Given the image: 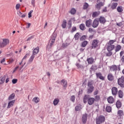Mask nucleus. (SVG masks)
Returning <instances> with one entry per match:
<instances>
[{
    "mask_svg": "<svg viewBox=\"0 0 124 124\" xmlns=\"http://www.w3.org/2000/svg\"><path fill=\"white\" fill-rule=\"evenodd\" d=\"M116 42V40H110L107 44V49L108 51H112L115 49V45L114 43Z\"/></svg>",
    "mask_w": 124,
    "mask_h": 124,
    "instance_id": "nucleus-1",
    "label": "nucleus"
},
{
    "mask_svg": "<svg viewBox=\"0 0 124 124\" xmlns=\"http://www.w3.org/2000/svg\"><path fill=\"white\" fill-rule=\"evenodd\" d=\"M109 70L111 72H115L116 73L117 71H121V66L120 65L117 66L116 65H112L109 66Z\"/></svg>",
    "mask_w": 124,
    "mask_h": 124,
    "instance_id": "nucleus-2",
    "label": "nucleus"
},
{
    "mask_svg": "<svg viewBox=\"0 0 124 124\" xmlns=\"http://www.w3.org/2000/svg\"><path fill=\"white\" fill-rule=\"evenodd\" d=\"M96 124H102L105 122V117L103 115H100L96 118Z\"/></svg>",
    "mask_w": 124,
    "mask_h": 124,
    "instance_id": "nucleus-3",
    "label": "nucleus"
},
{
    "mask_svg": "<svg viewBox=\"0 0 124 124\" xmlns=\"http://www.w3.org/2000/svg\"><path fill=\"white\" fill-rule=\"evenodd\" d=\"M8 44H9V40L8 39H2V41L0 44V48H4Z\"/></svg>",
    "mask_w": 124,
    "mask_h": 124,
    "instance_id": "nucleus-4",
    "label": "nucleus"
},
{
    "mask_svg": "<svg viewBox=\"0 0 124 124\" xmlns=\"http://www.w3.org/2000/svg\"><path fill=\"white\" fill-rule=\"evenodd\" d=\"M99 42V41L97 39L93 40L91 44V47L92 49H95V48H97V47H98Z\"/></svg>",
    "mask_w": 124,
    "mask_h": 124,
    "instance_id": "nucleus-5",
    "label": "nucleus"
},
{
    "mask_svg": "<svg viewBox=\"0 0 124 124\" xmlns=\"http://www.w3.org/2000/svg\"><path fill=\"white\" fill-rule=\"evenodd\" d=\"M118 84L119 86H120L121 88H124V77H122L121 78H118Z\"/></svg>",
    "mask_w": 124,
    "mask_h": 124,
    "instance_id": "nucleus-6",
    "label": "nucleus"
},
{
    "mask_svg": "<svg viewBox=\"0 0 124 124\" xmlns=\"http://www.w3.org/2000/svg\"><path fill=\"white\" fill-rule=\"evenodd\" d=\"M81 121L82 122V124H85L87 123V121H88V114L85 113V114L82 115Z\"/></svg>",
    "mask_w": 124,
    "mask_h": 124,
    "instance_id": "nucleus-7",
    "label": "nucleus"
},
{
    "mask_svg": "<svg viewBox=\"0 0 124 124\" xmlns=\"http://www.w3.org/2000/svg\"><path fill=\"white\" fill-rule=\"evenodd\" d=\"M111 93L113 96H116L118 94V88L117 87H113L111 89Z\"/></svg>",
    "mask_w": 124,
    "mask_h": 124,
    "instance_id": "nucleus-8",
    "label": "nucleus"
},
{
    "mask_svg": "<svg viewBox=\"0 0 124 124\" xmlns=\"http://www.w3.org/2000/svg\"><path fill=\"white\" fill-rule=\"evenodd\" d=\"M95 74L96 78L100 79V80H102V81H104V80H105V77L102 76L101 73H96Z\"/></svg>",
    "mask_w": 124,
    "mask_h": 124,
    "instance_id": "nucleus-9",
    "label": "nucleus"
},
{
    "mask_svg": "<svg viewBox=\"0 0 124 124\" xmlns=\"http://www.w3.org/2000/svg\"><path fill=\"white\" fill-rule=\"evenodd\" d=\"M61 83L64 89L67 88V81L65 80L64 79H62L61 80Z\"/></svg>",
    "mask_w": 124,
    "mask_h": 124,
    "instance_id": "nucleus-10",
    "label": "nucleus"
},
{
    "mask_svg": "<svg viewBox=\"0 0 124 124\" xmlns=\"http://www.w3.org/2000/svg\"><path fill=\"white\" fill-rule=\"evenodd\" d=\"M98 25H99V21L94 19L92 27L94 28H97V27H98Z\"/></svg>",
    "mask_w": 124,
    "mask_h": 124,
    "instance_id": "nucleus-11",
    "label": "nucleus"
},
{
    "mask_svg": "<svg viewBox=\"0 0 124 124\" xmlns=\"http://www.w3.org/2000/svg\"><path fill=\"white\" fill-rule=\"evenodd\" d=\"M94 101H95V99H94V98L90 97L88 100V104H89V105H93V104L94 103Z\"/></svg>",
    "mask_w": 124,
    "mask_h": 124,
    "instance_id": "nucleus-12",
    "label": "nucleus"
},
{
    "mask_svg": "<svg viewBox=\"0 0 124 124\" xmlns=\"http://www.w3.org/2000/svg\"><path fill=\"white\" fill-rule=\"evenodd\" d=\"M108 102L109 103V104H112L114 103V101H115V99L113 97V96H109L107 99Z\"/></svg>",
    "mask_w": 124,
    "mask_h": 124,
    "instance_id": "nucleus-13",
    "label": "nucleus"
},
{
    "mask_svg": "<svg viewBox=\"0 0 124 124\" xmlns=\"http://www.w3.org/2000/svg\"><path fill=\"white\" fill-rule=\"evenodd\" d=\"M39 52V47L37 46L35 48H34L32 51V54L33 56H35V55H37Z\"/></svg>",
    "mask_w": 124,
    "mask_h": 124,
    "instance_id": "nucleus-14",
    "label": "nucleus"
},
{
    "mask_svg": "<svg viewBox=\"0 0 124 124\" xmlns=\"http://www.w3.org/2000/svg\"><path fill=\"white\" fill-rule=\"evenodd\" d=\"M99 22L100 24H105L106 23V19L104 16H100L99 18Z\"/></svg>",
    "mask_w": 124,
    "mask_h": 124,
    "instance_id": "nucleus-15",
    "label": "nucleus"
},
{
    "mask_svg": "<svg viewBox=\"0 0 124 124\" xmlns=\"http://www.w3.org/2000/svg\"><path fill=\"white\" fill-rule=\"evenodd\" d=\"M14 103H15V100L10 101L8 104V106L7 108H8V109H9V108H11V107H12L13 105H14Z\"/></svg>",
    "mask_w": 124,
    "mask_h": 124,
    "instance_id": "nucleus-16",
    "label": "nucleus"
},
{
    "mask_svg": "<svg viewBox=\"0 0 124 124\" xmlns=\"http://www.w3.org/2000/svg\"><path fill=\"white\" fill-rule=\"evenodd\" d=\"M87 62H88V64H93L94 62V60L92 57H90L87 58Z\"/></svg>",
    "mask_w": 124,
    "mask_h": 124,
    "instance_id": "nucleus-17",
    "label": "nucleus"
},
{
    "mask_svg": "<svg viewBox=\"0 0 124 124\" xmlns=\"http://www.w3.org/2000/svg\"><path fill=\"white\" fill-rule=\"evenodd\" d=\"M108 81L112 82L114 80V76L111 73H109L108 75Z\"/></svg>",
    "mask_w": 124,
    "mask_h": 124,
    "instance_id": "nucleus-18",
    "label": "nucleus"
},
{
    "mask_svg": "<svg viewBox=\"0 0 124 124\" xmlns=\"http://www.w3.org/2000/svg\"><path fill=\"white\" fill-rule=\"evenodd\" d=\"M6 76H3L0 77V85H2L5 82V78Z\"/></svg>",
    "mask_w": 124,
    "mask_h": 124,
    "instance_id": "nucleus-19",
    "label": "nucleus"
},
{
    "mask_svg": "<svg viewBox=\"0 0 124 124\" xmlns=\"http://www.w3.org/2000/svg\"><path fill=\"white\" fill-rule=\"evenodd\" d=\"M85 24L87 28H90V27H91V26H92V20L89 19V20H86Z\"/></svg>",
    "mask_w": 124,
    "mask_h": 124,
    "instance_id": "nucleus-20",
    "label": "nucleus"
},
{
    "mask_svg": "<svg viewBox=\"0 0 124 124\" xmlns=\"http://www.w3.org/2000/svg\"><path fill=\"white\" fill-rule=\"evenodd\" d=\"M89 99H90V97L88 95H85L83 98V102L86 104L87 102H89Z\"/></svg>",
    "mask_w": 124,
    "mask_h": 124,
    "instance_id": "nucleus-21",
    "label": "nucleus"
},
{
    "mask_svg": "<svg viewBox=\"0 0 124 124\" xmlns=\"http://www.w3.org/2000/svg\"><path fill=\"white\" fill-rule=\"evenodd\" d=\"M104 5V3L102 2H100L99 3L95 5V7L97 9H100L101 6H103Z\"/></svg>",
    "mask_w": 124,
    "mask_h": 124,
    "instance_id": "nucleus-22",
    "label": "nucleus"
},
{
    "mask_svg": "<svg viewBox=\"0 0 124 124\" xmlns=\"http://www.w3.org/2000/svg\"><path fill=\"white\" fill-rule=\"evenodd\" d=\"M57 38V34L55 33H53L51 39L50 40V41H53V42H55L56 41V38Z\"/></svg>",
    "mask_w": 124,
    "mask_h": 124,
    "instance_id": "nucleus-23",
    "label": "nucleus"
},
{
    "mask_svg": "<svg viewBox=\"0 0 124 124\" xmlns=\"http://www.w3.org/2000/svg\"><path fill=\"white\" fill-rule=\"evenodd\" d=\"M118 97L119 98H123L124 97V92L122 90H119L118 92Z\"/></svg>",
    "mask_w": 124,
    "mask_h": 124,
    "instance_id": "nucleus-24",
    "label": "nucleus"
},
{
    "mask_svg": "<svg viewBox=\"0 0 124 124\" xmlns=\"http://www.w3.org/2000/svg\"><path fill=\"white\" fill-rule=\"evenodd\" d=\"M116 106L117 108H118V109H120V108H121V107H122V102H121V101L118 100L116 102Z\"/></svg>",
    "mask_w": 124,
    "mask_h": 124,
    "instance_id": "nucleus-25",
    "label": "nucleus"
},
{
    "mask_svg": "<svg viewBox=\"0 0 124 124\" xmlns=\"http://www.w3.org/2000/svg\"><path fill=\"white\" fill-rule=\"evenodd\" d=\"M93 80L88 81V82L87 84V86H88V88L93 87Z\"/></svg>",
    "mask_w": 124,
    "mask_h": 124,
    "instance_id": "nucleus-26",
    "label": "nucleus"
},
{
    "mask_svg": "<svg viewBox=\"0 0 124 124\" xmlns=\"http://www.w3.org/2000/svg\"><path fill=\"white\" fill-rule=\"evenodd\" d=\"M99 14H100V12H99V11L94 12H93V13L92 14V17L93 18H95V17H97V16H98V15H99Z\"/></svg>",
    "mask_w": 124,
    "mask_h": 124,
    "instance_id": "nucleus-27",
    "label": "nucleus"
},
{
    "mask_svg": "<svg viewBox=\"0 0 124 124\" xmlns=\"http://www.w3.org/2000/svg\"><path fill=\"white\" fill-rule=\"evenodd\" d=\"M117 6H118V3H113L111 5V9L114 10L117 8Z\"/></svg>",
    "mask_w": 124,
    "mask_h": 124,
    "instance_id": "nucleus-28",
    "label": "nucleus"
},
{
    "mask_svg": "<svg viewBox=\"0 0 124 124\" xmlns=\"http://www.w3.org/2000/svg\"><path fill=\"white\" fill-rule=\"evenodd\" d=\"M76 65L79 69H84V68H85V66L81 65L78 63H77Z\"/></svg>",
    "mask_w": 124,
    "mask_h": 124,
    "instance_id": "nucleus-29",
    "label": "nucleus"
},
{
    "mask_svg": "<svg viewBox=\"0 0 124 124\" xmlns=\"http://www.w3.org/2000/svg\"><path fill=\"white\" fill-rule=\"evenodd\" d=\"M55 43V42H53L52 41H50V43L49 45H47L46 48L47 49H52V47H53V45H54V44Z\"/></svg>",
    "mask_w": 124,
    "mask_h": 124,
    "instance_id": "nucleus-30",
    "label": "nucleus"
},
{
    "mask_svg": "<svg viewBox=\"0 0 124 124\" xmlns=\"http://www.w3.org/2000/svg\"><path fill=\"white\" fill-rule=\"evenodd\" d=\"M88 45V42L87 41H84L81 43V47H85Z\"/></svg>",
    "mask_w": 124,
    "mask_h": 124,
    "instance_id": "nucleus-31",
    "label": "nucleus"
},
{
    "mask_svg": "<svg viewBox=\"0 0 124 124\" xmlns=\"http://www.w3.org/2000/svg\"><path fill=\"white\" fill-rule=\"evenodd\" d=\"M87 89V93H92L93 92V89L94 87H88Z\"/></svg>",
    "mask_w": 124,
    "mask_h": 124,
    "instance_id": "nucleus-32",
    "label": "nucleus"
},
{
    "mask_svg": "<svg viewBox=\"0 0 124 124\" xmlns=\"http://www.w3.org/2000/svg\"><path fill=\"white\" fill-rule=\"evenodd\" d=\"M32 101L33 102H35V103L37 104L38 103V102H39V101H40V100L39 99V97H35L33 98Z\"/></svg>",
    "mask_w": 124,
    "mask_h": 124,
    "instance_id": "nucleus-33",
    "label": "nucleus"
},
{
    "mask_svg": "<svg viewBox=\"0 0 124 124\" xmlns=\"http://www.w3.org/2000/svg\"><path fill=\"white\" fill-rule=\"evenodd\" d=\"M59 102H60V99L58 98H55L53 101V104L54 106L58 105V103H59Z\"/></svg>",
    "mask_w": 124,
    "mask_h": 124,
    "instance_id": "nucleus-34",
    "label": "nucleus"
},
{
    "mask_svg": "<svg viewBox=\"0 0 124 124\" xmlns=\"http://www.w3.org/2000/svg\"><path fill=\"white\" fill-rule=\"evenodd\" d=\"M106 111L108 113H110L112 111V108L110 106H107L106 108Z\"/></svg>",
    "mask_w": 124,
    "mask_h": 124,
    "instance_id": "nucleus-35",
    "label": "nucleus"
},
{
    "mask_svg": "<svg viewBox=\"0 0 124 124\" xmlns=\"http://www.w3.org/2000/svg\"><path fill=\"white\" fill-rule=\"evenodd\" d=\"M66 20H63L62 23V29H65L66 28Z\"/></svg>",
    "mask_w": 124,
    "mask_h": 124,
    "instance_id": "nucleus-36",
    "label": "nucleus"
},
{
    "mask_svg": "<svg viewBox=\"0 0 124 124\" xmlns=\"http://www.w3.org/2000/svg\"><path fill=\"white\" fill-rule=\"evenodd\" d=\"M122 49V46L120 45H117V46L115 47V52H119L120 50Z\"/></svg>",
    "mask_w": 124,
    "mask_h": 124,
    "instance_id": "nucleus-37",
    "label": "nucleus"
},
{
    "mask_svg": "<svg viewBox=\"0 0 124 124\" xmlns=\"http://www.w3.org/2000/svg\"><path fill=\"white\" fill-rule=\"evenodd\" d=\"M117 10L118 12H119V13H122V12H123V11H124L122 6L117 7Z\"/></svg>",
    "mask_w": 124,
    "mask_h": 124,
    "instance_id": "nucleus-38",
    "label": "nucleus"
},
{
    "mask_svg": "<svg viewBox=\"0 0 124 124\" xmlns=\"http://www.w3.org/2000/svg\"><path fill=\"white\" fill-rule=\"evenodd\" d=\"M79 29L81 30V31H85V29H86V27L85 26V24H81L79 26Z\"/></svg>",
    "mask_w": 124,
    "mask_h": 124,
    "instance_id": "nucleus-39",
    "label": "nucleus"
},
{
    "mask_svg": "<svg viewBox=\"0 0 124 124\" xmlns=\"http://www.w3.org/2000/svg\"><path fill=\"white\" fill-rule=\"evenodd\" d=\"M14 97H15V93H12L9 96L8 100H12V99H14Z\"/></svg>",
    "mask_w": 124,
    "mask_h": 124,
    "instance_id": "nucleus-40",
    "label": "nucleus"
},
{
    "mask_svg": "<svg viewBox=\"0 0 124 124\" xmlns=\"http://www.w3.org/2000/svg\"><path fill=\"white\" fill-rule=\"evenodd\" d=\"M82 108H81V105H79L78 106H77L75 107V110L76 111H80Z\"/></svg>",
    "mask_w": 124,
    "mask_h": 124,
    "instance_id": "nucleus-41",
    "label": "nucleus"
},
{
    "mask_svg": "<svg viewBox=\"0 0 124 124\" xmlns=\"http://www.w3.org/2000/svg\"><path fill=\"white\" fill-rule=\"evenodd\" d=\"M87 35H83L80 38V41H84V40H86V39L87 38Z\"/></svg>",
    "mask_w": 124,
    "mask_h": 124,
    "instance_id": "nucleus-42",
    "label": "nucleus"
},
{
    "mask_svg": "<svg viewBox=\"0 0 124 124\" xmlns=\"http://www.w3.org/2000/svg\"><path fill=\"white\" fill-rule=\"evenodd\" d=\"M70 13L72 15H74L75 13H76V9H74V8H72L70 11Z\"/></svg>",
    "mask_w": 124,
    "mask_h": 124,
    "instance_id": "nucleus-43",
    "label": "nucleus"
},
{
    "mask_svg": "<svg viewBox=\"0 0 124 124\" xmlns=\"http://www.w3.org/2000/svg\"><path fill=\"white\" fill-rule=\"evenodd\" d=\"M72 21L71 19L69 20L68 22V25H69L68 29H71V27H72Z\"/></svg>",
    "mask_w": 124,
    "mask_h": 124,
    "instance_id": "nucleus-44",
    "label": "nucleus"
},
{
    "mask_svg": "<svg viewBox=\"0 0 124 124\" xmlns=\"http://www.w3.org/2000/svg\"><path fill=\"white\" fill-rule=\"evenodd\" d=\"M35 56L32 54V55L31 56L29 60V62H32V61H33V59H34V57Z\"/></svg>",
    "mask_w": 124,
    "mask_h": 124,
    "instance_id": "nucleus-45",
    "label": "nucleus"
},
{
    "mask_svg": "<svg viewBox=\"0 0 124 124\" xmlns=\"http://www.w3.org/2000/svg\"><path fill=\"white\" fill-rule=\"evenodd\" d=\"M118 116H120V117H121V116H123V115H124V111H123L122 110H118Z\"/></svg>",
    "mask_w": 124,
    "mask_h": 124,
    "instance_id": "nucleus-46",
    "label": "nucleus"
},
{
    "mask_svg": "<svg viewBox=\"0 0 124 124\" xmlns=\"http://www.w3.org/2000/svg\"><path fill=\"white\" fill-rule=\"evenodd\" d=\"M79 33L77 32L74 36V38L75 39V40H78V39H79Z\"/></svg>",
    "mask_w": 124,
    "mask_h": 124,
    "instance_id": "nucleus-47",
    "label": "nucleus"
},
{
    "mask_svg": "<svg viewBox=\"0 0 124 124\" xmlns=\"http://www.w3.org/2000/svg\"><path fill=\"white\" fill-rule=\"evenodd\" d=\"M113 54V52L111 51H108V52L106 54V57H111V55Z\"/></svg>",
    "mask_w": 124,
    "mask_h": 124,
    "instance_id": "nucleus-48",
    "label": "nucleus"
},
{
    "mask_svg": "<svg viewBox=\"0 0 124 124\" xmlns=\"http://www.w3.org/2000/svg\"><path fill=\"white\" fill-rule=\"evenodd\" d=\"M70 100L72 101V102H75V95L71 96L70 98Z\"/></svg>",
    "mask_w": 124,
    "mask_h": 124,
    "instance_id": "nucleus-49",
    "label": "nucleus"
},
{
    "mask_svg": "<svg viewBox=\"0 0 124 124\" xmlns=\"http://www.w3.org/2000/svg\"><path fill=\"white\" fill-rule=\"evenodd\" d=\"M69 45V44L68 43H65L62 44V46L63 48H65Z\"/></svg>",
    "mask_w": 124,
    "mask_h": 124,
    "instance_id": "nucleus-50",
    "label": "nucleus"
},
{
    "mask_svg": "<svg viewBox=\"0 0 124 124\" xmlns=\"http://www.w3.org/2000/svg\"><path fill=\"white\" fill-rule=\"evenodd\" d=\"M89 7V4L88 3H85L83 5V9H87Z\"/></svg>",
    "mask_w": 124,
    "mask_h": 124,
    "instance_id": "nucleus-51",
    "label": "nucleus"
},
{
    "mask_svg": "<svg viewBox=\"0 0 124 124\" xmlns=\"http://www.w3.org/2000/svg\"><path fill=\"white\" fill-rule=\"evenodd\" d=\"M76 30H77L76 27H73L72 28V30L71 31V32H74V31H76Z\"/></svg>",
    "mask_w": 124,
    "mask_h": 124,
    "instance_id": "nucleus-52",
    "label": "nucleus"
},
{
    "mask_svg": "<svg viewBox=\"0 0 124 124\" xmlns=\"http://www.w3.org/2000/svg\"><path fill=\"white\" fill-rule=\"evenodd\" d=\"M100 99V97L99 95H96L95 98V101H98Z\"/></svg>",
    "mask_w": 124,
    "mask_h": 124,
    "instance_id": "nucleus-53",
    "label": "nucleus"
},
{
    "mask_svg": "<svg viewBox=\"0 0 124 124\" xmlns=\"http://www.w3.org/2000/svg\"><path fill=\"white\" fill-rule=\"evenodd\" d=\"M29 55H30L29 53L26 54L22 59V61H24V60H26V59H27V58H28V57H29Z\"/></svg>",
    "mask_w": 124,
    "mask_h": 124,
    "instance_id": "nucleus-54",
    "label": "nucleus"
},
{
    "mask_svg": "<svg viewBox=\"0 0 124 124\" xmlns=\"http://www.w3.org/2000/svg\"><path fill=\"white\" fill-rule=\"evenodd\" d=\"M18 81V79H13L12 81L13 84H16Z\"/></svg>",
    "mask_w": 124,
    "mask_h": 124,
    "instance_id": "nucleus-55",
    "label": "nucleus"
},
{
    "mask_svg": "<svg viewBox=\"0 0 124 124\" xmlns=\"http://www.w3.org/2000/svg\"><path fill=\"white\" fill-rule=\"evenodd\" d=\"M34 37V36H31V37H29L27 40V41H31V39H32V38H33Z\"/></svg>",
    "mask_w": 124,
    "mask_h": 124,
    "instance_id": "nucleus-56",
    "label": "nucleus"
},
{
    "mask_svg": "<svg viewBox=\"0 0 124 124\" xmlns=\"http://www.w3.org/2000/svg\"><path fill=\"white\" fill-rule=\"evenodd\" d=\"M35 0H31V4L34 7L35 6Z\"/></svg>",
    "mask_w": 124,
    "mask_h": 124,
    "instance_id": "nucleus-57",
    "label": "nucleus"
},
{
    "mask_svg": "<svg viewBox=\"0 0 124 124\" xmlns=\"http://www.w3.org/2000/svg\"><path fill=\"white\" fill-rule=\"evenodd\" d=\"M19 8H20V4L17 3L16 6V10H18Z\"/></svg>",
    "mask_w": 124,
    "mask_h": 124,
    "instance_id": "nucleus-58",
    "label": "nucleus"
},
{
    "mask_svg": "<svg viewBox=\"0 0 124 124\" xmlns=\"http://www.w3.org/2000/svg\"><path fill=\"white\" fill-rule=\"evenodd\" d=\"M88 31L89 32H93V29L92 28H89V30H88Z\"/></svg>",
    "mask_w": 124,
    "mask_h": 124,
    "instance_id": "nucleus-59",
    "label": "nucleus"
},
{
    "mask_svg": "<svg viewBox=\"0 0 124 124\" xmlns=\"http://www.w3.org/2000/svg\"><path fill=\"white\" fill-rule=\"evenodd\" d=\"M117 26H118L119 27H122V26H123V23L122 22L117 23Z\"/></svg>",
    "mask_w": 124,
    "mask_h": 124,
    "instance_id": "nucleus-60",
    "label": "nucleus"
},
{
    "mask_svg": "<svg viewBox=\"0 0 124 124\" xmlns=\"http://www.w3.org/2000/svg\"><path fill=\"white\" fill-rule=\"evenodd\" d=\"M18 68H19V66H16L15 68V70L13 71V73H14L16 70H17Z\"/></svg>",
    "mask_w": 124,
    "mask_h": 124,
    "instance_id": "nucleus-61",
    "label": "nucleus"
},
{
    "mask_svg": "<svg viewBox=\"0 0 124 124\" xmlns=\"http://www.w3.org/2000/svg\"><path fill=\"white\" fill-rule=\"evenodd\" d=\"M5 62V58H3V59L0 61V63H3V62Z\"/></svg>",
    "mask_w": 124,
    "mask_h": 124,
    "instance_id": "nucleus-62",
    "label": "nucleus"
},
{
    "mask_svg": "<svg viewBox=\"0 0 124 124\" xmlns=\"http://www.w3.org/2000/svg\"><path fill=\"white\" fill-rule=\"evenodd\" d=\"M124 51H122L120 52V57H122V56L124 55Z\"/></svg>",
    "mask_w": 124,
    "mask_h": 124,
    "instance_id": "nucleus-63",
    "label": "nucleus"
},
{
    "mask_svg": "<svg viewBox=\"0 0 124 124\" xmlns=\"http://www.w3.org/2000/svg\"><path fill=\"white\" fill-rule=\"evenodd\" d=\"M92 38H93V35L89 36V40H90V39H92Z\"/></svg>",
    "mask_w": 124,
    "mask_h": 124,
    "instance_id": "nucleus-64",
    "label": "nucleus"
}]
</instances>
